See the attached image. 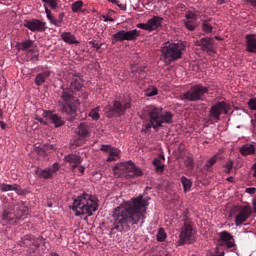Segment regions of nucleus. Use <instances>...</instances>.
<instances>
[{"instance_id":"nucleus-1","label":"nucleus","mask_w":256,"mask_h":256,"mask_svg":"<svg viewBox=\"0 0 256 256\" xmlns=\"http://www.w3.org/2000/svg\"><path fill=\"white\" fill-rule=\"evenodd\" d=\"M149 202L139 195L131 200L121 203L113 210L114 229L119 232H128L144 220Z\"/></svg>"},{"instance_id":"nucleus-2","label":"nucleus","mask_w":256,"mask_h":256,"mask_svg":"<svg viewBox=\"0 0 256 256\" xmlns=\"http://www.w3.org/2000/svg\"><path fill=\"white\" fill-rule=\"evenodd\" d=\"M82 88L83 81L79 76H73L69 80V87H61L60 99L58 101L59 109L62 114L67 115L69 121H74L77 117V111L81 105L77 96H79Z\"/></svg>"},{"instance_id":"nucleus-3","label":"nucleus","mask_w":256,"mask_h":256,"mask_svg":"<svg viewBox=\"0 0 256 256\" xmlns=\"http://www.w3.org/2000/svg\"><path fill=\"white\" fill-rule=\"evenodd\" d=\"M149 123L145 125L143 131L158 130L164 124L171 125L173 123V114L164 111L162 107L150 106L148 109Z\"/></svg>"},{"instance_id":"nucleus-4","label":"nucleus","mask_w":256,"mask_h":256,"mask_svg":"<svg viewBox=\"0 0 256 256\" xmlns=\"http://www.w3.org/2000/svg\"><path fill=\"white\" fill-rule=\"evenodd\" d=\"M98 202L95 201L89 194H83L73 200L71 209L75 212L76 216L88 215L92 216L93 213L98 211Z\"/></svg>"},{"instance_id":"nucleus-5","label":"nucleus","mask_w":256,"mask_h":256,"mask_svg":"<svg viewBox=\"0 0 256 256\" xmlns=\"http://www.w3.org/2000/svg\"><path fill=\"white\" fill-rule=\"evenodd\" d=\"M113 173L117 178L126 177V179L143 176L142 169L136 167L132 161L116 164L113 167Z\"/></svg>"},{"instance_id":"nucleus-6","label":"nucleus","mask_w":256,"mask_h":256,"mask_svg":"<svg viewBox=\"0 0 256 256\" xmlns=\"http://www.w3.org/2000/svg\"><path fill=\"white\" fill-rule=\"evenodd\" d=\"M186 46L183 42L164 43L161 48L162 57H164L167 63H172L183 57V51Z\"/></svg>"},{"instance_id":"nucleus-7","label":"nucleus","mask_w":256,"mask_h":256,"mask_svg":"<svg viewBox=\"0 0 256 256\" xmlns=\"http://www.w3.org/2000/svg\"><path fill=\"white\" fill-rule=\"evenodd\" d=\"M209 93V88L203 86L202 84H196L191 86L187 92H184L181 96L182 101H203L204 96Z\"/></svg>"},{"instance_id":"nucleus-8","label":"nucleus","mask_w":256,"mask_h":256,"mask_svg":"<svg viewBox=\"0 0 256 256\" xmlns=\"http://www.w3.org/2000/svg\"><path fill=\"white\" fill-rule=\"evenodd\" d=\"M132 108V100L130 98L124 100L122 103L120 101L115 100L113 105L107 104L104 107V112L107 117H113L115 115L123 116L126 113L127 109Z\"/></svg>"},{"instance_id":"nucleus-9","label":"nucleus","mask_w":256,"mask_h":256,"mask_svg":"<svg viewBox=\"0 0 256 256\" xmlns=\"http://www.w3.org/2000/svg\"><path fill=\"white\" fill-rule=\"evenodd\" d=\"M183 222L180 233V245L193 244L195 241V231L193 230L192 222L187 217L183 219Z\"/></svg>"},{"instance_id":"nucleus-10","label":"nucleus","mask_w":256,"mask_h":256,"mask_svg":"<svg viewBox=\"0 0 256 256\" xmlns=\"http://www.w3.org/2000/svg\"><path fill=\"white\" fill-rule=\"evenodd\" d=\"M231 106L224 101L214 104L209 111L210 121L219 122L222 114L228 115Z\"/></svg>"},{"instance_id":"nucleus-11","label":"nucleus","mask_w":256,"mask_h":256,"mask_svg":"<svg viewBox=\"0 0 256 256\" xmlns=\"http://www.w3.org/2000/svg\"><path fill=\"white\" fill-rule=\"evenodd\" d=\"M140 35V31L137 29H133L130 31L120 30L116 32L112 36V43L115 44L116 42H124V41H136Z\"/></svg>"},{"instance_id":"nucleus-12","label":"nucleus","mask_w":256,"mask_h":256,"mask_svg":"<svg viewBox=\"0 0 256 256\" xmlns=\"http://www.w3.org/2000/svg\"><path fill=\"white\" fill-rule=\"evenodd\" d=\"M164 19L158 15H154L152 19H149L146 23H139L137 27L141 30L148 32L157 31L163 26Z\"/></svg>"},{"instance_id":"nucleus-13","label":"nucleus","mask_w":256,"mask_h":256,"mask_svg":"<svg viewBox=\"0 0 256 256\" xmlns=\"http://www.w3.org/2000/svg\"><path fill=\"white\" fill-rule=\"evenodd\" d=\"M253 214V208L249 204L240 206L239 213L235 217V225L240 227L243 225L249 217Z\"/></svg>"},{"instance_id":"nucleus-14","label":"nucleus","mask_w":256,"mask_h":256,"mask_svg":"<svg viewBox=\"0 0 256 256\" xmlns=\"http://www.w3.org/2000/svg\"><path fill=\"white\" fill-rule=\"evenodd\" d=\"M24 26L34 33H43L45 30H47V23L41 22L39 19L25 20Z\"/></svg>"},{"instance_id":"nucleus-15","label":"nucleus","mask_w":256,"mask_h":256,"mask_svg":"<svg viewBox=\"0 0 256 256\" xmlns=\"http://www.w3.org/2000/svg\"><path fill=\"white\" fill-rule=\"evenodd\" d=\"M42 240L40 238L35 239L32 235H25L21 241L18 242V245L21 247H27L32 250L39 248Z\"/></svg>"},{"instance_id":"nucleus-16","label":"nucleus","mask_w":256,"mask_h":256,"mask_svg":"<svg viewBox=\"0 0 256 256\" xmlns=\"http://www.w3.org/2000/svg\"><path fill=\"white\" fill-rule=\"evenodd\" d=\"M194 45L201 48L202 52L214 53V43L211 37H204L194 42Z\"/></svg>"},{"instance_id":"nucleus-17","label":"nucleus","mask_w":256,"mask_h":256,"mask_svg":"<svg viewBox=\"0 0 256 256\" xmlns=\"http://www.w3.org/2000/svg\"><path fill=\"white\" fill-rule=\"evenodd\" d=\"M226 245L227 249H231L236 246L235 239L228 231L219 233V246Z\"/></svg>"},{"instance_id":"nucleus-18","label":"nucleus","mask_w":256,"mask_h":256,"mask_svg":"<svg viewBox=\"0 0 256 256\" xmlns=\"http://www.w3.org/2000/svg\"><path fill=\"white\" fill-rule=\"evenodd\" d=\"M0 191L2 193L7 192H16L20 196H24L27 194V191L25 189H22V187L18 184H7V183H0Z\"/></svg>"},{"instance_id":"nucleus-19","label":"nucleus","mask_w":256,"mask_h":256,"mask_svg":"<svg viewBox=\"0 0 256 256\" xmlns=\"http://www.w3.org/2000/svg\"><path fill=\"white\" fill-rule=\"evenodd\" d=\"M60 169V166L58 163H54L52 167L48 169H43L41 171H36V174L39 178L43 179H52L58 170Z\"/></svg>"},{"instance_id":"nucleus-20","label":"nucleus","mask_w":256,"mask_h":256,"mask_svg":"<svg viewBox=\"0 0 256 256\" xmlns=\"http://www.w3.org/2000/svg\"><path fill=\"white\" fill-rule=\"evenodd\" d=\"M44 9L46 13V18L48 19V21H50L52 25L56 27H61V25H63L64 18H65L64 13H60L58 16V19H55V17L52 16L51 10L48 8V6L44 5Z\"/></svg>"},{"instance_id":"nucleus-21","label":"nucleus","mask_w":256,"mask_h":256,"mask_svg":"<svg viewBox=\"0 0 256 256\" xmlns=\"http://www.w3.org/2000/svg\"><path fill=\"white\" fill-rule=\"evenodd\" d=\"M64 161H66V163H69V166L72 170H75L81 165L82 158L80 155L69 154L68 156L64 157Z\"/></svg>"},{"instance_id":"nucleus-22","label":"nucleus","mask_w":256,"mask_h":256,"mask_svg":"<svg viewBox=\"0 0 256 256\" xmlns=\"http://www.w3.org/2000/svg\"><path fill=\"white\" fill-rule=\"evenodd\" d=\"M91 133L90 125L86 122H81L78 126L77 134L80 139L89 138Z\"/></svg>"},{"instance_id":"nucleus-23","label":"nucleus","mask_w":256,"mask_h":256,"mask_svg":"<svg viewBox=\"0 0 256 256\" xmlns=\"http://www.w3.org/2000/svg\"><path fill=\"white\" fill-rule=\"evenodd\" d=\"M2 218H3V221L6 223H16L17 215H16L15 208H8L4 210Z\"/></svg>"},{"instance_id":"nucleus-24","label":"nucleus","mask_w":256,"mask_h":256,"mask_svg":"<svg viewBox=\"0 0 256 256\" xmlns=\"http://www.w3.org/2000/svg\"><path fill=\"white\" fill-rule=\"evenodd\" d=\"M45 117L52 121L56 128L65 125V121L58 114L45 112Z\"/></svg>"},{"instance_id":"nucleus-25","label":"nucleus","mask_w":256,"mask_h":256,"mask_svg":"<svg viewBox=\"0 0 256 256\" xmlns=\"http://www.w3.org/2000/svg\"><path fill=\"white\" fill-rule=\"evenodd\" d=\"M246 46L249 53H256V35L246 36Z\"/></svg>"},{"instance_id":"nucleus-26","label":"nucleus","mask_w":256,"mask_h":256,"mask_svg":"<svg viewBox=\"0 0 256 256\" xmlns=\"http://www.w3.org/2000/svg\"><path fill=\"white\" fill-rule=\"evenodd\" d=\"M51 75V72L49 70H45L42 73H39L36 75L35 78V84L37 87L42 86L45 83V80H47Z\"/></svg>"},{"instance_id":"nucleus-27","label":"nucleus","mask_w":256,"mask_h":256,"mask_svg":"<svg viewBox=\"0 0 256 256\" xmlns=\"http://www.w3.org/2000/svg\"><path fill=\"white\" fill-rule=\"evenodd\" d=\"M62 41L70 45H78L79 42L76 40V37L71 32H63L61 34Z\"/></svg>"},{"instance_id":"nucleus-28","label":"nucleus","mask_w":256,"mask_h":256,"mask_svg":"<svg viewBox=\"0 0 256 256\" xmlns=\"http://www.w3.org/2000/svg\"><path fill=\"white\" fill-rule=\"evenodd\" d=\"M255 146L253 144H244L241 148H240V153L243 156H248V155H254L255 154Z\"/></svg>"},{"instance_id":"nucleus-29","label":"nucleus","mask_w":256,"mask_h":256,"mask_svg":"<svg viewBox=\"0 0 256 256\" xmlns=\"http://www.w3.org/2000/svg\"><path fill=\"white\" fill-rule=\"evenodd\" d=\"M161 160H165V157L163 155H159V158H155L153 161V165L155 166V170L157 173H163L164 171V165Z\"/></svg>"},{"instance_id":"nucleus-30","label":"nucleus","mask_w":256,"mask_h":256,"mask_svg":"<svg viewBox=\"0 0 256 256\" xmlns=\"http://www.w3.org/2000/svg\"><path fill=\"white\" fill-rule=\"evenodd\" d=\"M120 150L117 148H114L108 153V158L106 159L107 163L115 162L117 159H119Z\"/></svg>"},{"instance_id":"nucleus-31","label":"nucleus","mask_w":256,"mask_h":256,"mask_svg":"<svg viewBox=\"0 0 256 256\" xmlns=\"http://www.w3.org/2000/svg\"><path fill=\"white\" fill-rule=\"evenodd\" d=\"M218 162V155H214L213 157L209 158L206 162V164L204 165V169L207 172H212L213 170V166Z\"/></svg>"},{"instance_id":"nucleus-32","label":"nucleus","mask_w":256,"mask_h":256,"mask_svg":"<svg viewBox=\"0 0 256 256\" xmlns=\"http://www.w3.org/2000/svg\"><path fill=\"white\" fill-rule=\"evenodd\" d=\"M180 180H181V184L183 185L184 193H188L192 189V186H193L192 180H189L185 176H182Z\"/></svg>"},{"instance_id":"nucleus-33","label":"nucleus","mask_w":256,"mask_h":256,"mask_svg":"<svg viewBox=\"0 0 256 256\" xmlns=\"http://www.w3.org/2000/svg\"><path fill=\"white\" fill-rule=\"evenodd\" d=\"M84 2L82 0H78L71 5V10L73 13L81 12L83 13L85 10H83Z\"/></svg>"},{"instance_id":"nucleus-34","label":"nucleus","mask_w":256,"mask_h":256,"mask_svg":"<svg viewBox=\"0 0 256 256\" xmlns=\"http://www.w3.org/2000/svg\"><path fill=\"white\" fill-rule=\"evenodd\" d=\"M16 211V218L17 220H24L27 215H29V210L25 207H22L20 209H14Z\"/></svg>"},{"instance_id":"nucleus-35","label":"nucleus","mask_w":256,"mask_h":256,"mask_svg":"<svg viewBox=\"0 0 256 256\" xmlns=\"http://www.w3.org/2000/svg\"><path fill=\"white\" fill-rule=\"evenodd\" d=\"M45 6H49L51 10L56 11L59 7L60 0H41Z\"/></svg>"},{"instance_id":"nucleus-36","label":"nucleus","mask_w":256,"mask_h":256,"mask_svg":"<svg viewBox=\"0 0 256 256\" xmlns=\"http://www.w3.org/2000/svg\"><path fill=\"white\" fill-rule=\"evenodd\" d=\"M34 41L31 39L22 41L21 44H19V48L22 51H27L33 47Z\"/></svg>"},{"instance_id":"nucleus-37","label":"nucleus","mask_w":256,"mask_h":256,"mask_svg":"<svg viewBox=\"0 0 256 256\" xmlns=\"http://www.w3.org/2000/svg\"><path fill=\"white\" fill-rule=\"evenodd\" d=\"M100 106H97L96 108L92 109V111L89 112V117H92L93 120L97 121L100 119Z\"/></svg>"},{"instance_id":"nucleus-38","label":"nucleus","mask_w":256,"mask_h":256,"mask_svg":"<svg viewBox=\"0 0 256 256\" xmlns=\"http://www.w3.org/2000/svg\"><path fill=\"white\" fill-rule=\"evenodd\" d=\"M202 31L205 33H212L213 27L209 21L202 22Z\"/></svg>"},{"instance_id":"nucleus-39","label":"nucleus","mask_w":256,"mask_h":256,"mask_svg":"<svg viewBox=\"0 0 256 256\" xmlns=\"http://www.w3.org/2000/svg\"><path fill=\"white\" fill-rule=\"evenodd\" d=\"M184 26H186L189 31L193 32L196 29V21L186 20L184 21Z\"/></svg>"},{"instance_id":"nucleus-40","label":"nucleus","mask_w":256,"mask_h":256,"mask_svg":"<svg viewBox=\"0 0 256 256\" xmlns=\"http://www.w3.org/2000/svg\"><path fill=\"white\" fill-rule=\"evenodd\" d=\"M166 238L167 233L164 232L163 228L159 229L157 233V241L162 243L165 241Z\"/></svg>"},{"instance_id":"nucleus-41","label":"nucleus","mask_w":256,"mask_h":256,"mask_svg":"<svg viewBox=\"0 0 256 256\" xmlns=\"http://www.w3.org/2000/svg\"><path fill=\"white\" fill-rule=\"evenodd\" d=\"M184 165H186L188 169H194V159L189 157L184 159Z\"/></svg>"},{"instance_id":"nucleus-42","label":"nucleus","mask_w":256,"mask_h":256,"mask_svg":"<svg viewBox=\"0 0 256 256\" xmlns=\"http://www.w3.org/2000/svg\"><path fill=\"white\" fill-rule=\"evenodd\" d=\"M146 95L148 97H153V96H156L158 95V88H152V89H149V90H146Z\"/></svg>"},{"instance_id":"nucleus-43","label":"nucleus","mask_w":256,"mask_h":256,"mask_svg":"<svg viewBox=\"0 0 256 256\" xmlns=\"http://www.w3.org/2000/svg\"><path fill=\"white\" fill-rule=\"evenodd\" d=\"M114 148L111 145H105L102 144L100 150L104 153L109 154L111 150H113Z\"/></svg>"},{"instance_id":"nucleus-44","label":"nucleus","mask_w":256,"mask_h":256,"mask_svg":"<svg viewBox=\"0 0 256 256\" xmlns=\"http://www.w3.org/2000/svg\"><path fill=\"white\" fill-rule=\"evenodd\" d=\"M248 107H249L251 110H256V97L251 98V99L248 101Z\"/></svg>"},{"instance_id":"nucleus-45","label":"nucleus","mask_w":256,"mask_h":256,"mask_svg":"<svg viewBox=\"0 0 256 256\" xmlns=\"http://www.w3.org/2000/svg\"><path fill=\"white\" fill-rule=\"evenodd\" d=\"M196 20H197V17L194 13L188 12L186 14V21H196Z\"/></svg>"},{"instance_id":"nucleus-46","label":"nucleus","mask_w":256,"mask_h":256,"mask_svg":"<svg viewBox=\"0 0 256 256\" xmlns=\"http://www.w3.org/2000/svg\"><path fill=\"white\" fill-rule=\"evenodd\" d=\"M233 168V161H227L225 164L226 173L230 174L231 170Z\"/></svg>"},{"instance_id":"nucleus-47","label":"nucleus","mask_w":256,"mask_h":256,"mask_svg":"<svg viewBox=\"0 0 256 256\" xmlns=\"http://www.w3.org/2000/svg\"><path fill=\"white\" fill-rule=\"evenodd\" d=\"M89 45H92V47L94 49H96L97 51H99L101 49V45L98 43H95V41H89Z\"/></svg>"},{"instance_id":"nucleus-48","label":"nucleus","mask_w":256,"mask_h":256,"mask_svg":"<svg viewBox=\"0 0 256 256\" xmlns=\"http://www.w3.org/2000/svg\"><path fill=\"white\" fill-rule=\"evenodd\" d=\"M252 177L256 180V162L251 166Z\"/></svg>"},{"instance_id":"nucleus-49","label":"nucleus","mask_w":256,"mask_h":256,"mask_svg":"<svg viewBox=\"0 0 256 256\" xmlns=\"http://www.w3.org/2000/svg\"><path fill=\"white\" fill-rule=\"evenodd\" d=\"M246 193L254 195L256 193V188H247Z\"/></svg>"},{"instance_id":"nucleus-50","label":"nucleus","mask_w":256,"mask_h":256,"mask_svg":"<svg viewBox=\"0 0 256 256\" xmlns=\"http://www.w3.org/2000/svg\"><path fill=\"white\" fill-rule=\"evenodd\" d=\"M104 22H113L115 21L112 17H108L106 15H103Z\"/></svg>"},{"instance_id":"nucleus-51","label":"nucleus","mask_w":256,"mask_h":256,"mask_svg":"<svg viewBox=\"0 0 256 256\" xmlns=\"http://www.w3.org/2000/svg\"><path fill=\"white\" fill-rule=\"evenodd\" d=\"M77 168H78L79 173L84 174V172H85V167L84 166H79L78 165Z\"/></svg>"},{"instance_id":"nucleus-52","label":"nucleus","mask_w":256,"mask_h":256,"mask_svg":"<svg viewBox=\"0 0 256 256\" xmlns=\"http://www.w3.org/2000/svg\"><path fill=\"white\" fill-rule=\"evenodd\" d=\"M0 127L2 130H6L7 124L4 121H0Z\"/></svg>"},{"instance_id":"nucleus-53","label":"nucleus","mask_w":256,"mask_h":256,"mask_svg":"<svg viewBox=\"0 0 256 256\" xmlns=\"http://www.w3.org/2000/svg\"><path fill=\"white\" fill-rule=\"evenodd\" d=\"M252 206H253L254 213H256V199L252 200Z\"/></svg>"},{"instance_id":"nucleus-54","label":"nucleus","mask_w":256,"mask_h":256,"mask_svg":"<svg viewBox=\"0 0 256 256\" xmlns=\"http://www.w3.org/2000/svg\"><path fill=\"white\" fill-rule=\"evenodd\" d=\"M116 6H118L122 11L126 10V6L124 4H119L118 3V5H116Z\"/></svg>"},{"instance_id":"nucleus-55","label":"nucleus","mask_w":256,"mask_h":256,"mask_svg":"<svg viewBox=\"0 0 256 256\" xmlns=\"http://www.w3.org/2000/svg\"><path fill=\"white\" fill-rule=\"evenodd\" d=\"M251 6L256 7V0H249Z\"/></svg>"},{"instance_id":"nucleus-56","label":"nucleus","mask_w":256,"mask_h":256,"mask_svg":"<svg viewBox=\"0 0 256 256\" xmlns=\"http://www.w3.org/2000/svg\"><path fill=\"white\" fill-rule=\"evenodd\" d=\"M107 2L114 3L115 5H118L119 0H107Z\"/></svg>"},{"instance_id":"nucleus-57","label":"nucleus","mask_w":256,"mask_h":256,"mask_svg":"<svg viewBox=\"0 0 256 256\" xmlns=\"http://www.w3.org/2000/svg\"><path fill=\"white\" fill-rule=\"evenodd\" d=\"M254 119L251 120V124H254L256 122V113L253 115Z\"/></svg>"},{"instance_id":"nucleus-58","label":"nucleus","mask_w":256,"mask_h":256,"mask_svg":"<svg viewBox=\"0 0 256 256\" xmlns=\"http://www.w3.org/2000/svg\"><path fill=\"white\" fill-rule=\"evenodd\" d=\"M72 145L78 147V146H79V143L76 142V141H74V142L72 143Z\"/></svg>"},{"instance_id":"nucleus-59","label":"nucleus","mask_w":256,"mask_h":256,"mask_svg":"<svg viewBox=\"0 0 256 256\" xmlns=\"http://www.w3.org/2000/svg\"><path fill=\"white\" fill-rule=\"evenodd\" d=\"M227 181H228V182H232V181H233V177H228V178H227Z\"/></svg>"},{"instance_id":"nucleus-60","label":"nucleus","mask_w":256,"mask_h":256,"mask_svg":"<svg viewBox=\"0 0 256 256\" xmlns=\"http://www.w3.org/2000/svg\"><path fill=\"white\" fill-rule=\"evenodd\" d=\"M50 256H59L57 253H55V252H52L51 254H50Z\"/></svg>"},{"instance_id":"nucleus-61","label":"nucleus","mask_w":256,"mask_h":256,"mask_svg":"<svg viewBox=\"0 0 256 256\" xmlns=\"http://www.w3.org/2000/svg\"><path fill=\"white\" fill-rule=\"evenodd\" d=\"M0 118H3V110L0 109Z\"/></svg>"},{"instance_id":"nucleus-62","label":"nucleus","mask_w":256,"mask_h":256,"mask_svg":"<svg viewBox=\"0 0 256 256\" xmlns=\"http://www.w3.org/2000/svg\"><path fill=\"white\" fill-rule=\"evenodd\" d=\"M213 256H224V252H221V254L213 255Z\"/></svg>"},{"instance_id":"nucleus-63","label":"nucleus","mask_w":256,"mask_h":256,"mask_svg":"<svg viewBox=\"0 0 256 256\" xmlns=\"http://www.w3.org/2000/svg\"><path fill=\"white\" fill-rule=\"evenodd\" d=\"M251 125L253 126V128H255L256 127V122L251 123Z\"/></svg>"},{"instance_id":"nucleus-64","label":"nucleus","mask_w":256,"mask_h":256,"mask_svg":"<svg viewBox=\"0 0 256 256\" xmlns=\"http://www.w3.org/2000/svg\"><path fill=\"white\" fill-rule=\"evenodd\" d=\"M164 256H171L170 254H165Z\"/></svg>"}]
</instances>
